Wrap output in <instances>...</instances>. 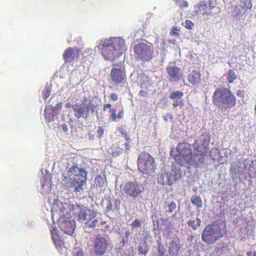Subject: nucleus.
<instances>
[{"label":"nucleus","instance_id":"f257e3e1","mask_svg":"<svg viewBox=\"0 0 256 256\" xmlns=\"http://www.w3.org/2000/svg\"><path fill=\"white\" fill-rule=\"evenodd\" d=\"M71 208L67 203L54 202L52 209L53 221L58 222L60 230L64 233L72 235L76 228L74 220H71Z\"/></svg>","mask_w":256,"mask_h":256},{"label":"nucleus","instance_id":"f03ea898","mask_svg":"<svg viewBox=\"0 0 256 256\" xmlns=\"http://www.w3.org/2000/svg\"><path fill=\"white\" fill-rule=\"evenodd\" d=\"M98 48L105 60L113 61L126 50V43L120 38H106L100 40Z\"/></svg>","mask_w":256,"mask_h":256},{"label":"nucleus","instance_id":"7ed1b4c3","mask_svg":"<svg viewBox=\"0 0 256 256\" xmlns=\"http://www.w3.org/2000/svg\"><path fill=\"white\" fill-rule=\"evenodd\" d=\"M226 234L224 222L214 221L206 225L202 232V240L208 244H212L222 238Z\"/></svg>","mask_w":256,"mask_h":256},{"label":"nucleus","instance_id":"20e7f679","mask_svg":"<svg viewBox=\"0 0 256 256\" xmlns=\"http://www.w3.org/2000/svg\"><path fill=\"white\" fill-rule=\"evenodd\" d=\"M212 102L218 109L226 110L236 105V98L228 89L226 88H217L212 96Z\"/></svg>","mask_w":256,"mask_h":256},{"label":"nucleus","instance_id":"39448f33","mask_svg":"<svg viewBox=\"0 0 256 256\" xmlns=\"http://www.w3.org/2000/svg\"><path fill=\"white\" fill-rule=\"evenodd\" d=\"M194 148L193 160L190 162L192 166L198 168L204 163V156L208 150V144L206 142L196 140L192 144Z\"/></svg>","mask_w":256,"mask_h":256},{"label":"nucleus","instance_id":"423d86ee","mask_svg":"<svg viewBox=\"0 0 256 256\" xmlns=\"http://www.w3.org/2000/svg\"><path fill=\"white\" fill-rule=\"evenodd\" d=\"M69 176L73 177L71 186L74 188L75 192L82 190V186L86 182L87 172L78 166H73L68 171Z\"/></svg>","mask_w":256,"mask_h":256},{"label":"nucleus","instance_id":"0eeeda50","mask_svg":"<svg viewBox=\"0 0 256 256\" xmlns=\"http://www.w3.org/2000/svg\"><path fill=\"white\" fill-rule=\"evenodd\" d=\"M154 158L147 152H142L138 158V166L139 170L144 174H150L156 169Z\"/></svg>","mask_w":256,"mask_h":256},{"label":"nucleus","instance_id":"6e6552de","mask_svg":"<svg viewBox=\"0 0 256 256\" xmlns=\"http://www.w3.org/2000/svg\"><path fill=\"white\" fill-rule=\"evenodd\" d=\"M112 68L110 74V80L115 85L122 84L126 81V75L124 62L112 64Z\"/></svg>","mask_w":256,"mask_h":256},{"label":"nucleus","instance_id":"1a4fd4ad","mask_svg":"<svg viewBox=\"0 0 256 256\" xmlns=\"http://www.w3.org/2000/svg\"><path fill=\"white\" fill-rule=\"evenodd\" d=\"M136 58L142 62L150 60L153 57V48L148 44L140 42L136 44L134 48Z\"/></svg>","mask_w":256,"mask_h":256},{"label":"nucleus","instance_id":"9d476101","mask_svg":"<svg viewBox=\"0 0 256 256\" xmlns=\"http://www.w3.org/2000/svg\"><path fill=\"white\" fill-rule=\"evenodd\" d=\"M87 98H84L82 101V105L76 104L73 105L72 109L74 112V116L78 118L82 117L86 118L89 114V111L90 110L94 112L96 106L90 102L88 104Z\"/></svg>","mask_w":256,"mask_h":256},{"label":"nucleus","instance_id":"9b49d317","mask_svg":"<svg viewBox=\"0 0 256 256\" xmlns=\"http://www.w3.org/2000/svg\"><path fill=\"white\" fill-rule=\"evenodd\" d=\"M182 176V171L180 168L172 165L170 172H165L162 174V184L172 186L177 180H179Z\"/></svg>","mask_w":256,"mask_h":256},{"label":"nucleus","instance_id":"f8f14e48","mask_svg":"<svg viewBox=\"0 0 256 256\" xmlns=\"http://www.w3.org/2000/svg\"><path fill=\"white\" fill-rule=\"evenodd\" d=\"M122 190L127 196L134 199L142 192L140 185L137 182H126L122 186Z\"/></svg>","mask_w":256,"mask_h":256},{"label":"nucleus","instance_id":"ddd939ff","mask_svg":"<svg viewBox=\"0 0 256 256\" xmlns=\"http://www.w3.org/2000/svg\"><path fill=\"white\" fill-rule=\"evenodd\" d=\"M180 157L184 160L185 162L192 166L190 162L193 160V154L191 148V145L187 142L178 144L176 148Z\"/></svg>","mask_w":256,"mask_h":256},{"label":"nucleus","instance_id":"4468645a","mask_svg":"<svg viewBox=\"0 0 256 256\" xmlns=\"http://www.w3.org/2000/svg\"><path fill=\"white\" fill-rule=\"evenodd\" d=\"M109 245L108 240L102 236H97L93 241V250L96 256H103Z\"/></svg>","mask_w":256,"mask_h":256},{"label":"nucleus","instance_id":"2eb2a0df","mask_svg":"<svg viewBox=\"0 0 256 256\" xmlns=\"http://www.w3.org/2000/svg\"><path fill=\"white\" fill-rule=\"evenodd\" d=\"M240 2L242 4L236 6L234 10V16L236 19H239L242 17L248 10H250L252 8L250 0H241Z\"/></svg>","mask_w":256,"mask_h":256},{"label":"nucleus","instance_id":"dca6fc26","mask_svg":"<svg viewBox=\"0 0 256 256\" xmlns=\"http://www.w3.org/2000/svg\"><path fill=\"white\" fill-rule=\"evenodd\" d=\"M80 50L76 47L66 48L63 54V58L66 62H72L78 58Z\"/></svg>","mask_w":256,"mask_h":256},{"label":"nucleus","instance_id":"f3484780","mask_svg":"<svg viewBox=\"0 0 256 256\" xmlns=\"http://www.w3.org/2000/svg\"><path fill=\"white\" fill-rule=\"evenodd\" d=\"M166 70L169 76V80L170 82H178L180 80L183 76V72L182 69L177 66H168Z\"/></svg>","mask_w":256,"mask_h":256},{"label":"nucleus","instance_id":"a211bd4d","mask_svg":"<svg viewBox=\"0 0 256 256\" xmlns=\"http://www.w3.org/2000/svg\"><path fill=\"white\" fill-rule=\"evenodd\" d=\"M188 82L194 86H198L202 83V74L199 70H193L187 76Z\"/></svg>","mask_w":256,"mask_h":256},{"label":"nucleus","instance_id":"6ab92c4d","mask_svg":"<svg viewBox=\"0 0 256 256\" xmlns=\"http://www.w3.org/2000/svg\"><path fill=\"white\" fill-rule=\"evenodd\" d=\"M212 1H210L209 8L208 7L207 5L204 2H200L196 6V12L198 14H200L202 15H210L214 16V13L212 12L211 10L215 8L214 6H212Z\"/></svg>","mask_w":256,"mask_h":256},{"label":"nucleus","instance_id":"aec40b11","mask_svg":"<svg viewBox=\"0 0 256 256\" xmlns=\"http://www.w3.org/2000/svg\"><path fill=\"white\" fill-rule=\"evenodd\" d=\"M78 216V220L80 222H84L86 220L90 221L94 218L96 216V214L94 210H88V213L87 214L85 210H80Z\"/></svg>","mask_w":256,"mask_h":256},{"label":"nucleus","instance_id":"412c9836","mask_svg":"<svg viewBox=\"0 0 256 256\" xmlns=\"http://www.w3.org/2000/svg\"><path fill=\"white\" fill-rule=\"evenodd\" d=\"M180 249L179 240H172L168 246V252L170 256H176Z\"/></svg>","mask_w":256,"mask_h":256},{"label":"nucleus","instance_id":"4be33fe9","mask_svg":"<svg viewBox=\"0 0 256 256\" xmlns=\"http://www.w3.org/2000/svg\"><path fill=\"white\" fill-rule=\"evenodd\" d=\"M52 240L56 247L61 248L64 244V241L60 238L56 228L50 230Z\"/></svg>","mask_w":256,"mask_h":256},{"label":"nucleus","instance_id":"5701e85b","mask_svg":"<svg viewBox=\"0 0 256 256\" xmlns=\"http://www.w3.org/2000/svg\"><path fill=\"white\" fill-rule=\"evenodd\" d=\"M124 110H120L118 112V116H116V110L114 108H111L110 110V119L112 122H116L117 118L121 119L123 117Z\"/></svg>","mask_w":256,"mask_h":256},{"label":"nucleus","instance_id":"b1692460","mask_svg":"<svg viewBox=\"0 0 256 256\" xmlns=\"http://www.w3.org/2000/svg\"><path fill=\"white\" fill-rule=\"evenodd\" d=\"M202 221L200 218H196V220H190L188 222L187 224L189 226L192 227L193 230H196L198 227L200 226Z\"/></svg>","mask_w":256,"mask_h":256},{"label":"nucleus","instance_id":"393cba45","mask_svg":"<svg viewBox=\"0 0 256 256\" xmlns=\"http://www.w3.org/2000/svg\"><path fill=\"white\" fill-rule=\"evenodd\" d=\"M184 96V92L180 91H174L170 93L169 98L172 100H181Z\"/></svg>","mask_w":256,"mask_h":256},{"label":"nucleus","instance_id":"a878e982","mask_svg":"<svg viewBox=\"0 0 256 256\" xmlns=\"http://www.w3.org/2000/svg\"><path fill=\"white\" fill-rule=\"evenodd\" d=\"M190 201L194 205L196 206L198 208H200L202 206V202L199 196H192L190 198Z\"/></svg>","mask_w":256,"mask_h":256},{"label":"nucleus","instance_id":"bb28decb","mask_svg":"<svg viewBox=\"0 0 256 256\" xmlns=\"http://www.w3.org/2000/svg\"><path fill=\"white\" fill-rule=\"evenodd\" d=\"M226 78L229 83H232L234 80L237 79V76L233 70H230L226 75Z\"/></svg>","mask_w":256,"mask_h":256},{"label":"nucleus","instance_id":"cd10ccee","mask_svg":"<svg viewBox=\"0 0 256 256\" xmlns=\"http://www.w3.org/2000/svg\"><path fill=\"white\" fill-rule=\"evenodd\" d=\"M111 154L113 157H117L123 152V149L118 146H112Z\"/></svg>","mask_w":256,"mask_h":256},{"label":"nucleus","instance_id":"c85d7f7f","mask_svg":"<svg viewBox=\"0 0 256 256\" xmlns=\"http://www.w3.org/2000/svg\"><path fill=\"white\" fill-rule=\"evenodd\" d=\"M148 250L149 249L146 243H144L143 245H140L138 246V251L140 254L145 256L148 254Z\"/></svg>","mask_w":256,"mask_h":256},{"label":"nucleus","instance_id":"c756f323","mask_svg":"<svg viewBox=\"0 0 256 256\" xmlns=\"http://www.w3.org/2000/svg\"><path fill=\"white\" fill-rule=\"evenodd\" d=\"M98 222H100V220L98 219H94L92 220L86 222L84 225L86 228H94L98 226Z\"/></svg>","mask_w":256,"mask_h":256},{"label":"nucleus","instance_id":"7c9ffc66","mask_svg":"<svg viewBox=\"0 0 256 256\" xmlns=\"http://www.w3.org/2000/svg\"><path fill=\"white\" fill-rule=\"evenodd\" d=\"M106 180L101 175H98L95 178V183L96 186L102 187L104 186Z\"/></svg>","mask_w":256,"mask_h":256},{"label":"nucleus","instance_id":"2f4dec72","mask_svg":"<svg viewBox=\"0 0 256 256\" xmlns=\"http://www.w3.org/2000/svg\"><path fill=\"white\" fill-rule=\"evenodd\" d=\"M62 102H60V103H58L55 108H54V106H47L45 108H44V112L46 114H48V112L50 111L51 110H52V112L54 111V110L56 108L57 109H61L62 108Z\"/></svg>","mask_w":256,"mask_h":256},{"label":"nucleus","instance_id":"473e14b6","mask_svg":"<svg viewBox=\"0 0 256 256\" xmlns=\"http://www.w3.org/2000/svg\"><path fill=\"white\" fill-rule=\"evenodd\" d=\"M158 254L156 256H165V249L161 244H159L158 246Z\"/></svg>","mask_w":256,"mask_h":256},{"label":"nucleus","instance_id":"72a5a7b5","mask_svg":"<svg viewBox=\"0 0 256 256\" xmlns=\"http://www.w3.org/2000/svg\"><path fill=\"white\" fill-rule=\"evenodd\" d=\"M174 102L172 104L173 108H176L178 106L182 108L184 106V101L182 100H174Z\"/></svg>","mask_w":256,"mask_h":256},{"label":"nucleus","instance_id":"f704fd0d","mask_svg":"<svg viewBox=\"0 0 256 256\" xmlns=\"http://www.w3.org/2000/svg\"><path fill=\"white\" fill-rule=\"evenodd\" d=\"M176 205L175 202H172L168 204V212L170 213H172L174 210L176 208Z\"/></svg>","mask_w":256,"mask_h":256},{"label":"nucleus","instance_id":"c9c22d12","mask_svg":"<svg viewBox=\"0 0 256 256\" xmlns=\"http://www.w3.org/2000/svg\"><path fill=\"white\" fill-rule=\"evenodd\" d=\"M179 30L178 27L175 26H173L170 32V34L172 36L178 37L180 36V33L178 32Z\"/></svg>","mask_w":256,"mask_h":256},{"label":"nucleus","instance_id":"e433bc0d","mask_svg":"<svg viewBox=\"0 0 256 256\" xmlns=\"http://www.w3.org/2000/svg\"><path fill=\"white\" fill-rule=\"evenodd\" d=\"M131 226L134 228H140L142 226V224L138 218H136L132 222Z\"/></svg>","mask_w":256,"mask_h":256},{"label":"nucleus","instance_id":"4c0bfd02","mask_svg":"<svg viewBox=\"0 0 256 256\" xmlns=\"http://www.w3.org/2000/svg\"><path fill=\"white\" fill-rule=\"evenodd\" d=\"M119 132L126 140H130V138L128 136L126 131L125 130L122 128H120Z\"/></svg>","mask_w":256,"mask_h":256},{"label":"nucleus","instance_id":"58836bf2","mask_svg":"<svg viewBox=\"0 0 256 256\" xmlns=\"http://www.w3.org/2000/svg\"><path fill=\"white\" fill-rule=\"evenodd\" d=\"M185 24V27L188 30H191L194 26V24L190 20H186Z\"/></svg>","mask_w":256,"mask_h":256},{"label":"nucleus","instance_id":"ea45409f","mask_svg":"<svg viewBox=\"0 0 256 256\" xmlns=\"http://www.w3.org/2000/svg\"><path fill=\"white\" fill-rule=\"evenodd\" d=\"M104 129L102 126H99L98 130H97V133L98 134V137L100 138H101L103 137L104 134Z\"/></svg>","mask_w":256,"mask_h":256},{"label":"nucleus","instance_id":"a19ab883","mask_svg":"<svg viewBox=\"0 0 256 256\" xmlns=\"http://www.w3.org/2000/svg\"><path fill=\"white\" fill-rule=\"evenodd\" d=\"M120 200L118 198L116 199L114 201V208L116 211L120 210Z\"/></svg>","mask_w":256,"mask_h":256},{"label":"nucleus","instance_id":"79ce46f5","mask_svg":"<svg viewBox=\"0 0 256 256\" xmlns=\"http://www.w3.org/2000/svg\"><path fill=\"white\" fill-rule=\"evenodd\" d=\"M50 94V90L48 88H45L43 91L44 98L46 100Z\"/></svg>","mask_w":256,"mask_h":256},{"label":"nucleus","instance_id":"37998d69","mask_svg":"<svg viewBox=\"0 0 256 256\" xmlns=\"http://www.w3.org/2000/svg\"><path fill=\"white\" fill-rule=\"evenodd\" d=\"M110 98L112 100L115 102L118 100V95L116 93H112L110 94Z\"/></svg>","mask_w":256,"mask_h":256},{"label":"nucleus","instance_id":"c03bdc74","mask_svg":"<svg viewBox=\"0 0 256 256\" xmlns=\"http://www.w3.org/2000/svg\"><path fill=\"white\" fill-rule=\"evenodd\" d=\"M138 94L140 96L145 98L147 96L148 93L146 90H140Z\"/></svg>","mask_w":256,"mask_h":256},{"label":"nucleus","instance_id":"a18cd8bd","mask_svg":"<svg viewBox=\"0 0 256 256\" xmlns=\"http://www.w3.org/2000/svg\"><path fill=\"white\" fill-rule=\"evenodd\" d=\"M130 140H126V142L124 144L125 149L126 150H130Z\"/></svg>","mask_w":256,"mask_h":256},{"label":"nucleus","instance_id":"49530a36","mask_svg":"<svg viewBox=\"0 0 256 256\" xmlns=\"http://www.w3.org/2000/svg\"><path fill=\"white\" fill-rule=\"evenodd\" d=\"M188 6V4L186 1H184L181 4H180V8H186Z\"/></svg>","mask_w":256,"mask_h":256},{"label":"nucleus","instance_id":"de8ad7c7","mask_svg":"<svg viewBox=\"0 0 256 256\" xmlns=\"http://www.w3.org/2000/svg\"><path fill=\"white\" fill-rule=\"evenodd\" d=\"M73 256H84V254L82 251H78L74 254Z\"/></svg>","mask_w":256,"mask_h":256},{"label":"nucleus","instance_id":"09e8293b","mask_svg":"<svg viewBox=\"0 0 256 256\" xmlns=\"http://www.w3.org/2000/svg\"><path fill=\"white\" fill-rule=\"evenodd\" d=\"M112 106V105L110 104H104V110H106L107 108H110Z\"/></svg>","mask_w":256,"mask_h":256},{"label":"nucleus","instance_id":"8fccbe9b","mask_svg":"<svg viewBox=\"0 0 256 256\" xmlns=\"http://www.w3.org/2000/svg\"><path fill=\"white\" fill-rule=\"evenodd\" d=\"M247 256H256V252H246Z\"/></svg>","mask_w":256,"mask_h":256},{"label":"nucleus","instance_id":"3c124183","mask_svg":"<svg viewBox=\"0 0 256 256\" xmlns=\"http://www.w3.org/2000/svg\"><path fill=\"white\" fill-rule=\"evenodd\" d=\"M112 208H113L112 204L111 203H110V204L106 207V210L108 211L112 210Z\"/></svg>","mask_w":256,"mask_h":256},{"label":"nucleus","instance_id":"603ef678","mask_svg":"<svg viewBox=\"0 0 256 256\" xmlns=\"http://www.w3.org/2000/svg\"><path fill=\"white\" fill-rule=\"evenodd\" d=\"M66 108H72L73 105L71 104L70 102H68L66 104Z\"/></svg>","mask_w":256,"mask_h":256},{"label":"nucleus","instance_id":"864d4df0","mask_svg":"<svg viewBox=\"0 0 256 256\" xmlns=\"http://www.w3.org/2000/svg\"><path fill=\"white\" fill-rule=\"evenodd\" d=\"M242 91L241 90H238L236 91V94L238 96H240L242 94Z\"/></svg>","mask_w":256,"mask_h":256},{"label":"nucleus","instance_id":"5fc2aeb1","mask_svg":"<svg viewBox=\"0 0 256 256\" xmlns=\"http://www.w3.org/2000/svg\"><path fill=\"white\" fill-rule=\"evenodd\" d=\"M62 127V129L64 132H68V128L66 125H64V124L63 125Z\"/></svg>","mask_w":256,"mask_h":256},{"label":"nucleus","instance_id":"6e6d98bb","mask_svg":"<svg viewBox=\"0 0 256 256\" xmlns=\"http://www.w3.org/2000/svg\"><path fill=\"white\" fill-rule=\"evenodd\" d=\"M129 235H130V232H125V236H126V237H128V236H129Z\"/></svg>","mask_w":256,"mask_h":256},{"label":"nucleus","instance_id":"4d7b16f0","mask_svg":"<svg viewBox=\"0 0 256 256\" xmlns=\"http://www.w3.org/2000/svg\"><path fill=\"white\" fill-rule=\"evenodd\" d=\"M106 222H100V224L101 226H102V225L106 224Z\"/></svg>","mask_w":256,"mask_h":256},{"label":"nucleus","instance_id":"13d9d810","mask_svg":"<svg viewBox=\"0 0 256 256\" xmlns=\"http://www.w3.org/2000/svg\"><path fill=\"white\" fill-rule=\"evenodd\" d=\"M106 230H108L110 228L109 226H108V225H107V226H106Z\"/></svg>","mask_w":256,"mask_h":256},{"label":"nucleus","instance_id":"bf43d9fd","mask_svg":"<svg viewBox=\"0 0 256 256\" xmlns=\"http://www.w3.org/2000/svg\"><path fill=\"white\" fill-rule=\"evenodd\" d=\"M175 159H176V160H179V159L178 158V156H176V158Z\"/></svg>","mask_w":256,"mask_h":256},{"label":"nucleus","instance_id":"052dcab7","mask_svg":"<svg viewBox=\"0 0 256 256\" xmlns=\"http://www.w3.org/2000/svg\"><path fill=\"white\" fill-rule=\"evenodd\" d=\"M180 164H182V163H184V162H180Z\"/></svg>","mask_w":256,"mask_h":256}]
</instances>
